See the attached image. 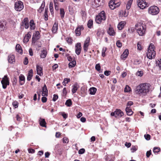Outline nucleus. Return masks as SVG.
Here are the masks:
<instances>
[{"label": "nucleus", "mask_w": 161, "mask_h": 161, "mask_svg": "<svg viewBox=\"0 0 161 161\" xmlns=\"http://www.w3.org/2000/svg\"><path fill=\"white\" fill-rule=\"evenodd\" d=\"M16 51L20 54L22 53V50L21 46L19 44H17L16 46Z\"/></svg>", "instance_id": "nucleus-25"}, {"label": "nucleus", "mask_w": 161, "mask_h": 161, "mask_svg": "<svg viewBox=\"0 0 161 161\" xmlns=\"http://www.w3.org/2000/svg\"><path fill=\"white\" fill-rule=\"evenodd\" d=\"M115 1L111 0L109 3V6L112 9H114L115 8Z\"/></svg>", "instance_id": "nucleus-21"}, {"label": "nucleus", "mask_w": 161, "mask_h": 161, "mask_svg": "<svg viewBox=\"0 0 161 161\" xmlns=\"http://www.w3.org/2000/svg\"><path fill=\"white\" fill-rule=\"evenodd\" d=\"M80 13L82 19H85L86 16V12L83 10H81Z\"/></svg>", "instance_id": "nucleus-40"}, {"label": "nucleus", "mask_w": 161, "mask_h": 161, "mask_svg": "<svg viewBox=\"0 0 161 161\" xmlns=\"http://www.w3.org/2000/svg\"><path fill=\"white\" fill-rule=\"evenodd\" d=\"M33 36L36 39H39L40 37V34L38 31H36Z\"/></svg>", "instance_id": "nucleus-34"}, {"label": "nucleus", "mask_w": 161, "mask_h": 161, "mask_svg": "<svg viewBox=\"0 0 161 161\" xmlns=\"http://www.w3.org/2000/svg\"><path fill=\"white\" fill-rule=\"evenodd\" d=\"M93 20L92 19H90L87 24L88 27L89 28H91L93 25Z\"/></svg>", "instance_id": "nucleus-38"}, {"label": "nucleus", "mask_w": 161, "mask_h": 161, "mask_svg": "<svg viewBox=\"0 0 161 161\" xmlns=\"http://www.w3.org/2000/svg\"><path fill=\"white\" fill-rule=\"evenodd\" d=\"M72 87L73 88L72 90V92L73 93H74L76 92L78 89V85L77 83H75L72 86Z\"/></svg>", "instance_id": "nucleus-27"}, {"label": "nucleus", "mask_w": 161, "mask_h": 161, "mask_svg": "<svg viewBox=\"0 0 161 161\" xmlns=\"http://www.w3.org/2000/svg\"><path fill=\"white\" fill-rule=\"evenodd\" d=\"M110 73H111V71H108H108L106 70V71H105L104 72V75L106 76H108V75H109L110 74Z\"/></svg>", "instance_id": "nucleus-57"}, {"label": "nucleus", "mask_w": 161, "mask_h": 161, "mask_svg": "<svg viewBox=\"0 0 161 161\" xmlns=\"http://www.w3.org/2000/svg\"><path fill=\"white\" fill-rule=\"evenodd\" d=\"M31 33L30 32H29L27 34L25 35L23 40V42L25 43H26L29 41V39L31 38Z\"/></svg>", "instance_id": "nucleus-13"}, {"label": "nucleus", "mask_w": 161, "mask_h": 161, "mask_svg": "<svg viewBox=\"0 0 161 161\" xmlns=\"http://www.w3.org/2000/svg\"><path fill=\"white\" fill-rule=\"evenodd\" d=\"M155 51L154 50V46L153 44H151L148 47L147 56L148 58L152 59L154 58L155 56Z\"/></svg>", "instance_id": "nucleus-2"}, {"label": "nucleus", "mask_w": 161, "mask_h": 161, "mask_svg": "<svg viewBox=\"0 0 161 161\" xmlns=\"http://www.w3.org/2000/svg\"><path fill=\"white\" fill-rule=\"evenodd\" d=\"M47 54V53L46 50H43L41 51L40 54V57L42 58H45Z\"/></svg>", "instance_id": "nucleus-28"}, {"label": "nucleus", "mask_w": 161, "mask_h": 161, "mask_svg": "<svg viewBox=\"0 0 161 161\" xmlns=\"http://www.w3.org/2000/svg\"><path fill=\"white\" fill-rule=\"evenodd\" d=\"M136 75L138 76H142L143 75V72L142 71H138L136 73Z\"/></svg>", "instance_id": "nucleus-44"}, {"label": "nucleus", "mask_w": 161, "mask_h": 161, "mask_svg": "<svg viewBox=\"0 0 161 161\" xmlns=\"http://www.w3.org/2000/svg\"><path fill=\"white\" fill-rule=\"evenodd\" d=\"M30 26L31 30H34L35 28V25L34 23V20L31 19L30 22Z\"/></svg>", "instance_id": "nucleus-29"}, {"label": "nucleus", "mask_w": 161, "mask_h": 161, "mask_svg": "<svg viewBox=\"0 0 161 161\" xmlns=\"http://www.w3.org/2000/svg\"><path fill=\"white\" fill-rule=\"evenodd\" d=\"M144 137L147 140H149L150 139V136L149 134L145 135Z\"/></svg>", "instance_id": "nucleus-53"}, {"label": "nucleus", "mask_w": 161, "mask_h": 161, "mask_svg": "<svg viewBox=\"0 0 161 161\" xmlns=\"http://www.w3.org/2000/svg\"><path fill=\"white\" fill-rule=\"evenodd\" d=\"M46 123L45 120L44 119H41V120L40 121V125L42 127H46Z\"/></svg>", "instance_id": "nucleus-32"}, {"label": "nucleus", "mask_w": 161, "mask_h": 161, "mask_svg": "<svg viewBox=\"0 0 161 161\" xmlns=\"http://www.w3.org/2000/svg\"><path fill=\"white\" fill-rule=\"evenodd\" d=\"M106 19V14L104 11H102L98 15L96 16L95 20L97 23L100 24L102 21H104Z\"/></svg>", "instance_id": "nucleus-3"}, {"label": "nucleus", "mask_w": 161, "mask_h": 161, "mask_svg": "<svg viewBox=\"0 0 161 161\" xmlns=\"http://www.w3.org/2000/svg\"><path fill=\"white\" fill-rule=\"evenodd\" d=\"M60 15L61 19H63L64 16L65 15V12L64 11V9L63 8H60Z\"/></svg>", "instance_id": "nucleus-33"}, {"label": "nucleus", "mask_w": 161, "mask_h": 161, "mask_svg": "<svg viewBox=\"0 0 161 161\" xmlns=\"http://www.w3.org/2000/svg\"><path fill=\"white\" fill-rule=\"evenodd\" d=\"M124 115V113L120 109H116L114 112L111 113V115L114 116L115 117H120Z\"/></svg>", "instance_id": "nucleus-8"}, {"label": "nucleus", "mask_w": 161, "mask_h": 161, "mask_svg": "<svg viewBox=\"0 0 161 161\" xmlns=\"http://www.w3.org/2000/svg\"><path fill=\"white\" fill-rule=\"evenodd\" d=\"M128 11H126V10H125L124 11V12L123 13V15L125 17L127 16L128 15Z\"/></svg>", "instance_id": "nucleus-63"}, {"label": "nucleus", "mask_w": 161, "mask_h": 161, "mask_svg": "<svg viewBox=\"0 0 161 161\" xmlns=\"http://www.w3.org/2000/svg\"><path fill=\"white\" fill-rule=\"evenodd\" d=\"M58 98V96L57 95L54 94L53 99V100L54 102H55Z\"/></svg>", "instance_id": "nucleus-51"}, {"label": "nucleus", "mask_w": 161, "mask_h": 161, "mask_svg": "<svg viewBox=\"0 0 161 161\" xmlns=\"http://www.w3.org/2000/svg\"><path fill=\"white\" fill-rule=\"evenodd\" d=\"M45 2H43L42 4L41 7L39 8V9L38 10V12L39 13H41L45 7Z\"/></svg>", "instance_id": "nucleus-35"}, {"label": "nucleus", "mask_w": 161, "mask_h": 161, "mask_svg": "<svg viewBox=\"0 0 161 161\" xmlns=\"http://www.w3.org/2000/svg\"><path fill=\"white\" fill-rule=\"evenodd\" d=\"M42 92H48V90L47 89V86L45 84L44 85V86H43V87L42 88Z\"/></svg>", "instance_id": "nucleus-54"}, {"label": "nucleus", "mask_w": 161, "mask_h": 161, "mask_svg": "<svg viewBox=\"0 0 161 161\" xmlns=\"http://www.w3.org/2000/svg\"><path fill=\"white\" fill-rule=\"evenodd\" d=\"M137 150L136 147L135 146H132L131 149V152L134 153Z\"/></svg>", "instance_id": "nucleus-60"}, {"label": "nucleus", "mask_w": 161, "mask_h": 161, "mask_svg": "<svg viewBox=\"0 0 161 161\" xmlns=\"http://www.w3.org/2000/svg\"><path fill=\"white\" fill-rule=\"evenodd\" d=\"M90 41V38L89 37H88L86 38V41H85L84 44H89V43Z\"/></svg>", "instance_id": "nucleus-50"}, {"label": "nucleus", "mask_w": 161, "mask_h": 161, "mask_svg": "<svg viewBox=\"0 0 161 161\" xmlns=\"http://www.w3.org/2000/svg\"><path fill=\"white\" fill-rule=\"evenodd\" d=\"M3 88L5 89L7 88V86L9 84V80L7 76L5 75L4 78H3L1 81Z\"/></svg>", "instance_id": "nucleus-7"}, {"label": "nucleus", "mask_w": 161, "mask_h": 161, "mask_svg": "<svg viewBox=\"0 0 161 161\" xmlns=\"http://www.w3.org/2000/svg\"><path fill=\"white\" fill-rule=\"evenodd\" d=\"M37 74L40 76L43 75L42 68L40 66L37 65L36 66Z\"/></svg>", "instance_id": "nucleus-16"}, {"label": "nucleus", "mask_w": 161, "mask_h": 161, "mask_svg": "<svg viewBox=\"0 0 161 161\" xmlns=\"http://www.w3.org/2000/svg\"><path fill=\"white\" fill-rule=\"evenodd\" d=\"M76 64V62L75 60L72 61L71 62L69 63L68 65L69 67L70 68L74 67Z\"/></svg>", "instance_id": "nucleus-31"}, {"label": "nucleus", "mask_w": 161, "mask_h": 161, "mask_svg": "<svg viewBox=\"0 0 161 161\" xmlns=\"http://www.w3.org/2000/svg\"><path fill=\"white\" fill-rule=\"evenodd\" d=\"M19 81L21 85H23L25 83V77L22 74H20L19 76Z\"/></svg>", "instance_id": "nucleus-20"}, {"label": "nucleus", "mask_w": 161, "mask_h": 161, "mask_svg": "<svg viewBox=\"0 0 161 161\" xmlns=\"http://www.w3.org/2000/svg\"><path fill=\"white\" fill-rule=\"evenodd\" d=\"M138 7L142 9H144L147 6V3L142 0H138Z\"/></svg>", "instance_id": "nucleus-9"}, {"label": "nucleus", "mask_w": 161, "mask_h": 161, "mask_svg": "<svg viewBox=\"0 0 161 161\" xmlns=\"http://www.w3.org/2000/svg\"><path fill=\"white\" fill-rule=\"evenodd\" d=\"M159 11V8L155 6L150 7L148 10V13L153 15L158 14Z\"/></svg>", "instance_id": "nucleus-5"}, {"label": "nucleus", "mask_w": 161, "mask_h": 161, "mask_svg": "<svg viewBox=\"0 0 161 161\" xmlns=\"http://www.w3.org/2000/svg\"><path fill=\"white\" fill-rule=\"evenodd\" d=\"M63 140L64 143H67L69 141L68 139L66 137H64Z\"/></svg>", "instance_id": "nucleus-47"}, {"label": "nucleus", "mask_w": 161, "mask_h": 161, "mask_svg": "<svg viewBox=\"0 0 161 161\" xmlns=\"http://www.w3.org/2000/svg\"><path fill=\"white\" fill-rule=\"evenodd\" d=\"M125 23L124 21L120 22L118 25V28L119 30H121L124 27Z\"/></svg>", "instance_id": "nucleus-26"}, {"label": "nucleus", "mask_w": 161, "mask_h": 161, "mask_svg": "<svg viewBox=\"0 0 161 161\" xmlns=\"http://www.w3.org/2000/svg\"><path fill=\"white\" fill-rule=\"evenodd\" d=\"M84 28L82 25L78 26L75 31V32L76 36H79L81 34V31L83 30Z\"/></svg>", "instance_id": "nucleus-12"}, {"label": "nucleus", "mask_w": 161, "mask_h": 161, "mask_svg": "<svg viewBox=\"0 0 161 161\" xmlns=\"http://www.w3.org/2000/svg\"><path fill=\"white\" fill-rule=\"evenodd\" d=\"M130 89V88L128 86L126 85L124 89V92H129Z\"/></svg>", "instance_id": "nucleus-41"}, {"label": "nucleus", "mask_w": 161, "mask_h": 161, "mask_svg": "<svg viewBox=\"0 0 161 161\" xmlns=\"http://www.w3.org/2000/svg\"><path fill=\"white\" fill-rule=\"evenodd\" d=\"M81 50V45L80 43H77L75 46V52L77 55H79Z\"/></svg>", "instance_id": "nucleus-10"}, {"label": "nucleus", "mask_w": 161, "mask_h": 161, "mask_svg": "<svg viewBox=\"0 0 161 161\" xmlns=\"http://www.w3.org/2000/svg\"><path fill=\"white\" fill-rule=\"evenodd\" d=\"M129 54V50L128 49L125 50V51L122 54L120 58L121 59L125 60Z\"/></svg>", "instance_id": "nucleus-15"}, {"label": "nucleus", "mask_w": 161, "mask_h": 161, "mask_svg": "<svg viewBox=\"0 0 161 161\" xmlns=\"http://www.w3.org/2000/svg\"><path fill=\"white\" fill-rule=\"evenodd\" d=\"M136 29L139 36H143L144 35L145 32V26L141 24H136L135 25Z\"/></svg>", "instance_id": "nucleus-4"}, {"label": "nucleus", "mask_w": 161, "mask_h": 161, "mask_svg": "<svg viewBox=\"0 0 161 161\" xmlns=\"http://www.w3.org/2000/svg\"><path fill=\"white\" fill-rule=\"evenodd\" d=\"M100 66L99 64H96L95 66V69L98 71H99L100 70Z\"/></svg>", "instance_id": "nucleus-48"}, {"label": "nucleus", "mask_w": 161, "mask_h": 161, "mask_svg": "<svg viewBox=\"0 0 161 161\" xmlns=\"http://www.w3.org/2000/svg\"><path fill=\"white\" fill-rule=\"evenodd\" d=\"M58 28V23L56 21L53 24L52 29V31L53 33H56L57 32Z\"/></svg>", "instance_id": "nucleus-19"}, {"label": "nucleus", "mask_w": 161, "mask_h": 161, "mask_svg": "<svg viewBox=\"0 0 161 161\" xmlns=\"http://www.w3.org/2000/svg\"><path fill=\"white\" fill-rule=\"evenodd\" d=\"M33 72L32 69L30 70L28 72L27 77V80L30 81L31 79L33 76Z\"/></svg>", "instance_id": "nucleus-23"}, {"label": "nucleus", "mask_w": 161, "mask_h": 161, "mask_svg": "<svg viewBox=\"0 0 161 161\" xmlns=\"http://www.w3.org/2000/svg\"><path fill=\"white\" fill-rule=\"evenodd\" d=\"M72 104V102L71 100L70 99H69L66 100L65 105L68 107H70Z\"/></svg>", "instance_id": "nucleus-37"}, {"label": "nucleus", "mask_w": 161, "mask_h": 161, "mask_svg": "<svg viewBox=\"0 0 161 161\" xmlns=\"http://www.w3.org/2000/svg\"><path fill=\"white\" fill-rule=\"evenodd\" d=\"M24 6L22 2L20 1L15 2L14 4V9L18 11H20L24 8Z\"/></svg>", "instance_id": "nucleus-6"}, {"label": "nucleus", "mask_w": 161, "mask_h": 161, "mask_svg": "<svg viewBox=\"0 0 161 161\" xmlns=\"http://www.w3.org/2000/svg\"><path fill=\"white\" fill-rule=\"evenodd\" d=\"M28 63V59L27 57H25V58L24 61V64L25 65H27Z\"/></svg>", "instance_id": "nucleus-58"}, {"label": "nucleus", "mask_w": 161, "mask_h": 161, "mask_svg": "<svg viewBox=\"0 0 161 161\" xmlns=\"http://www.w3.org/2000/svg\"><path fill=\"white\" fill-rule=\"evenodd\" d=\"M107 32L110 36H114L115 35V33L114 29L111 27H109Z\"/></svg>", "instance_id": "nucleus-24"}, {"label": "nucleus", "mask_w": 161, "mask_h": 161, "mask_svg": "<svg viewBox=\"0 0 161 161\" xmlns=\"http://www.w3.org/2000/svg\"><path fill=\"white\" fill-rule=\"evenodd\" d=\"M44 19L45 20H48V15L47 11L45 9L44 14Z\"/></svg>", "instance_id": "nucleus-46"}, {"label": "nucleus", "mask_w": 161, "mask_h": 161, "mask_svg": "<svg viewBox=\"0 0 161 161\" xmlns=\"http://www.w3.org/2000/svg\"><path fill=\"white\" fill-rule=\"evenodd\" d=\"M116 45L117 46L119 47H120L122 46V43L119 41H118L116 42Z\"/></svg>", "instance_id": "nucleus-55"}, {"label": "nucleus", "mask_w": 161, "mask_h": 161, "mask_svg": "<svg viewBox=\"0 0 161 161\" xmlns=\"http://www.w3.org/2000/svg\"><path fill=\"white\" fill-rule=\"evenodd\" d=\"M53 4L52 3L50 2V5H49V8H50V11L51 13H52V11H53Z\"/></svg>", "instance_id": "nucleus-61"}, {"label": "nucleus", "mask_w": 161, "mask_h": 161, "mask_svg": "<svg viewBox=\"0 0 161 161\" xmlns=\"http://www.w3.org/2000/svg\"><path fill=\"white\" fill-rule=\"evenodd\" d=\"M37 40L38 39H36L35 38L34 36H33L32 38V44L33 45H36V42Z\"/></svg>", "instance_id": "nucleus-42"}, {"label": "nucleus", "mask_w": 161, "mask_h": 161, "mask_svg": "<svg viewBox=\"0 0 161 161\" xmlns=\"http://www.w3.org/2000/svg\"><path fill=\"white\" fill-rule=\"evenodd\" d=\"M151 85L145 83H142L137 86L135 89V92L137 94L145 96L149 92Z\"/></svg>", "instance_id": "nucleus-1"}, {"label": "nucleus", "mask_w": 161, "mask_h": 161, "mask_svg": "<svg viewBox=\"0 0 161 161\" xmlns=\"http://www.w3.org/2000/svg\"><path fill=\"white\" fill-rule=\"evenodd\" d=\"M28 18H25L23 21V24L25 29H28L29 27V22Z\"/></svg>", "instance_id": "nucleus-18"}, {"label": "nucleus", "mask_w": 161, "mask_h": 161, "mask_svg": "<svg viewBox=\"0 0 161 161\" xmlns=\"http://www.w3.org/2000/svg\"><path fill=\"white\" fill-rule=\"evenodd\" d=\"M107 50V48L106 47H103V48L102 55L103 57H104L105 55V53Z\"/></svg>", "instance_id": "nucleus-39"}, {"label": "nucleus", "mask_w": 161, "mask_h": 161, "mask_svg": "<svg viewBox=\"0 0 161 161\" xmlns=\"http://www.w3.org/2000/svg\"><path fill=\"white\" fill-rule=\"evenodd\" d=\"M137 49L141 50L142 49V46L140 42H138L137 44Z\"/></svg>", "instance_id": "nucleus-52"}, {"label": "nucleus", "mask_w": 161, "mask_h": 161, "mask_svg": "<svg viewBox=\"0 0 161 161\" xmlns=\"http://www.w3.org/2000/svg\"><path fill=\"white\" fill-rule=\"evenodd\" d=\"M90 94L91 95H94L97 91V89L94 87L90 88L89 89Z\"/></svg>", "instance_id": "nucleus-30"}, {"label": "nucleus", "mask_w": 161, "mask_h": 161, "mask_svg": "<svg viewBox=\"0 0 161 161\" xmlns=\"http://www.w3.org/2000/svg\"><path fill=\"white\" fill-rule=\"evenodd\" d=\"M28 152L30 153H34L35 152V150L32 149H28Z\"/></svg>", "instance_id": "nucleus-64"}, {"label": "nucleus", "mask_w": 161, "mask_h": 161, "mask_svg": "<svg viewBox=\"0 0 161 161\" xmlns=\"http://www.w3.org/2000/svg\"><path fill=\"white\" fill-rule=\"evenodd\" d=\"M47 100V98L45 97H43L42 98V101L43 103H45L46 102Z\"/></svg>", "instance_id": "nucleus-62"}, {"label": "nucleus", "mask_w": 161, "mask_h": 161, "mask_svg": "<svg viewBox=\"0 0 161 161\" xmlns=\"http://www.w3.org/2000/svg\"><path fill=\"white\" fill-rule=\"evenodd\" d=\"M6 22L5 21H0V32L3 31L5 28L6 25Z\"/></svg>", "instance_id": "nucleus-17"}, {"label": "nucleus", "mask_w": 161, "mask_h": 161, "mask_svg": "<svg viewBox=\"0 0 161 161\" xmlns=\"http://www.w3.org/2000/svg\"><path fill=\"white\" fill-rule=\"evenodd\" d=\"M85 151V150L84 148H81L80 149L79 151V154H82Z\"/></svg>", "instance_id": "nucleus-56"}, {"label": "nucleus", "mask_w": 161, "mask_h": 161, "mask_svg": "<svg viewBox=\"0 0 161 161\" xmlns=\"http://www.w3.org/2000/svg\"><path fill=\"white\" fill-rule=\"evenodd\" d=\"M94 2L95 3L94 5L95 7H98L104 4V0H94Z\"/></svg>", "instance_id": "nucleus-11"}, {"label": "nucleus", "mask_w": 161, "mask_h": 161, "mask_svg": "<svg viewBox=\"0 0 161 161\" xmlns=\"http://www.w3.org/2000/svg\"><path fill=\"white\" fill-rule=\"evenodd\" d=\"M67 92L66 90V88L65 87H64L63 90V93L64 96H66L67 94Z\"/></svg>", "instance_id": "nucleus-59"}, {"label": "nucleus", "mask_w": 161, "mask_h": 161, "mask_svg": "<svg viewBox=\"0 0 161 161\" xmlns=\"http://www.w3.org/2000/svg\"><path fill=\"white\" fill-rule=\"evenodd\" d=\"M132 1L133 0H129V1L128 2L126 7V9L127 10H129L130 9Z\"/></svg>", "instance_id": "nucleus-36"}, {"label": "nucleus", "mask_w": 161, "mask_h": 161, "mask_svg": "<svg viewBox=\"0 0 161 161\" xmlns=\"http://www.w3.org/2000/svg\"><path fill=\"white\" fill-rule=\"evenodd\" d=\"M125 111L126 112L127 114L129 116L132 115L133 114V112L132 109L128 107H126L125 108Z\"/></svg>", "instance_id": "nucleus-22"}, {"label": "nucleus", "mask_w": 161, "mask_h": 161, "mask_svg": "<svg viewBox=\"0 0 161 161\" xmlns=\"http://www.w3.org/2000/svg\"><path fill=\"white\" fill-rule=\"evenodd\" d=\"M160 151V148L158 147H154L153 151L154 153H157Z\"/></svg>", "instance_id": "nucleus-49"}, {"label": "nucleus", "mask_w": 161, "mask_h": 161, "mask_svg": "<svg viewBox=\"0 0 161 161\" xmlns=\"http://www.w3.org/2000/svg\"><path fill=\"white\" fill-rule=\"evenodd\" d=\"M89 44H84L83 46V49L84 52H86L88 49V47Z\"/></svg>", "instance_id": "nucleus-43"}, {"label": "nucleus", "mask_w": 161, "mask_h": 161, "mask_svg": "<svg viewBox=\"0 0 161 161\" xmlns=\"http://www.w3.org/2000/svg\"><path fill=\"white\" fill-rule=\"evenodd\" d=\"M8 60L9 63L13 64L15 62L14 56L13 54H10L8 56Z\"/></svg>", "instance_id": "nucleus-14"}, {"label": "nucleus", "mask_w": 161, "mask_h": 161, "mask_svg": "<svg viewBox=\"0 0 161 161\" xmlns=\"http://www.w3.org/2000/svg\"><path fill=\"white\" fill-rule=\"evenodd\" d=\"M156 64L157 66H158L159 67V69L161 70V59L157 61Z\"/></svg>", "instance_id": "nucleus-45"}]
</instances>
